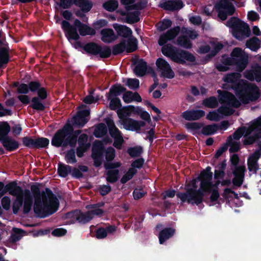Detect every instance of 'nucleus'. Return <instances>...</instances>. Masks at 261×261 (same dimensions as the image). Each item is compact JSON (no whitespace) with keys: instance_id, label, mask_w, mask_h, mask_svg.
I'll use <instances>...</instances> for the list:
<instances>
[{"instance_id":"59","label":"nucleus","mask_w":261,"mask_h":261,"mask_svg":"<svg viewBox=\"0 0 261 261\" xmlns=\"http://www.w3.org/2000/svg\"><path fill=\"white\" fill-rule=\"evenodd\" d=\"M66 161L68 163H73L75 162V157L74 154V151L73 150H71L69 151L65 157Z\"/></svg>"},{"instance_id":"35","label":"nucleus","mask_w":261,"mask_h":261,"mask_svg":"<svg viewBox=\"0 0 261 261\" xmlns=\"http://www.w3.org/2000/svg\"><path fill=\"white\" fill-rule=\"evenodd\" d=\"M246 46L252 51H256L260 47V42L256 38H252L246 42Z\"/></svg>"},{"instance_id":"4","label":"nucleus","mask_w":261,"mask_h":261,"mask_svg":"<svg viewBox=\"0 0 261 261\" xmlns=\"http://www.w3.org/2000/svg\"><path fill=\"white\" fill-rule=\"evenodd\" d=\"M47 196L42 195L41 198L38 197L35 198L34 210L38 216L44 217L52 214L58 209L59 201L51 191L46 190Z\"/></svg>"},{"instance_id":"34","label":"nucleus","mask_w":261,"mask_h":261,"mask_svg":"<svg viewBox=\"0 0 261 261\" xmlns=\"http://www.w3.org/2000/svg\"><path fill=\"white\" fill-rule=\"evenodd\" d=\"M174 233V230L172 229H165L162 230L159 234V241L160 244H163L166 240L169 239Z\"/></svg>"},{"instance_id":"57","label":"nucleus","mask_w":261,"mask_h":261,"mask_svg":"<svg viewBox=\"0 0 261 261\" xmlns=\"http://www.w3.org/2000/svg\"><path fill=\"white\" fill-rule=\"evenodd\" d=\"M121 101L119 98H116L112 99L110 103V108L112 110H116L121 107Z\"/></svg>"},{"instance_id":"54","label":"nucleus","mask_w":261,"mask_h":261,"mask_svg":"<svg viewBox=\"0 0 261 261\" xmlns=\"http://www.w3.org/2000/svg\"><path fill=\"white\" fill-rule=\"evenodd\" d=\"M203 103L206 107L209 108H215L218 105V102L216 98L210 97L203 101Z\"/></svg>"},{"instance_id":"58","label":"nucleus","mask_w":261,"mask_h":261,"mask_svg":"<svg viewBox=\"0 0 261 261\" xmlns=\"http://www.w3.org/2000/svg\"><path fill=\"white\" fill-rule=\"evenodd\" d=\"M97 55H99L100 57L102 58H107L111 55V50L109 48L107 47H101Z\"/></svg>"},{"instance_id":"53","label":"nucleus","mask_w":261,"mask_h":261,"mask_svg":"<svg viewBox=\"0 0 261 261\" xmlns=\"http://www.w3.org/2000/svg\"><path fill=\"white\" fill-rule=\"evenodd\" d=\"M172 24V22L170 20L165 19L162 22L158 23V29L160 31H164L169 28Z\"/></svg>"},{"instance_id":"43","label":"nucleus","mask_w":261,"mask_h":261,"mask_svg":"<svg viewBox=\"0 0 261 261\" xmlns=\"http://www.w3.org/2000/svg\"><path fill=\"white\" fill-rule=\"evenodd\" d=\"M8 61V50L6 47L0 48V66L6 64Z\"/></svg>"},{"instance_id":"14","label":"nucleus","mask_w":261,"mask_h":261,"mask_svg":"<svg viewBox=\"0 0 261 261\" xmlns=\"http://www.w3.org/2000/svg\"><path fill=\"white\" fill-rule=\"evenodd\" d=\"M137 48V40L134 37H131L127 40H124L119 44L115 45L113 47V53L118 54L123 51L131 53Z\"/></svg>"},{"instance_id":"13","label":"nucleus","mask_w":261,"mask_h":261,"mask_svg":"<svg viewBox=\"0 0 261 261\" xmlns=\"http://www.w3.org/2000/svg\"><path fill=\"white\" fill-rule=\"evenodd\" d=\"M215 8L219 17L222 20H225L228 15H232L234 12V8L230 0L221 1L216 5Z\"/></svg>"},{"instance_id":"20","label":"nucleus","mask_w":261,"mask_h":261,"mask_svg":"<svg viewBox=\"0 0 261 261\" xmlns=\"http://www.w3.org/2000/svg\"><path fill=\"white\" fill-rule=\"evenodd\" d=\"M121 124L123 127L129 130H138L141 127L144 125V123L142 121H138L132 119H121Z\"/></svg>"},{"instance_id":"6","label":"nucleus","mask_w":261,"mask_h":261,"mask_svg":"<svg viewBox=\"0 0 261 261\" xmlns=\"http://www.w3.org/2000/svg\"><path fill=\"white\" fill-rule=\"evenodd\" d=\"M248 55L240 48H235L231 53L229 58L223 57L224 61L221 64L217 65V69L221 71H226L228 65H235L236 69L239 71H243L248 64Z\"/></svg>"},{"instance_id":"45","label":"nucleus","mask_w":261,"mask_h":261,"mask_svg":"<svg viewBox=\"0 0 261 261\" xmlns=\"http://www.w3.org/2000/svg\"><path fill=\"white\" fill-rule=\"evenodd\" d=\"M118 170L117 169H113L110 170L108 172V176L107 180L110 182H115L118 178Z\"/></svg>"},{"instance_id":"42","label":"nucleus","mask_w":261,"mask_h":261,"mask_svg":"<svg viewBox=\"0 0 261 261\" xmlns=\"http://www.w3.org/2000/svg\"><path fill=\"white\" fill-rule=\"evenodd\" d=\"M218 129L219 127L216 124L209 125L204 127L202 132L203 134L210 135L216 132Z\"/></svg>"},{"instance_id":"41","label":"nucleus","mask_w":261,"mask_h":261,"mask_svg":"<svg viewBox=\"0 0 261 261\" xmlns=\"http://www.w3.org/2000/svg\"><path fill=\"white\" fill-rule=\"evenodd\" d=\"M223 197L228 201L238 200V195L230 189H225L223 193Z\"/></svg>"},{"instance_id":"52","label":"nucleus","mask_w":261,"mask_h":261,"mask_svg":"<svg viewBox=\"0 0 261 261\" xmlns=\"http://www.w3.org/2000/svg\"><path fill=\"white\" fill-rule=\"evenodd\" d=\"M136 173V171L133 170V168H130L121 178V182L122 183H125L128 180H130Z\"/></svg>"},{"instance_id":"63","label":"nucleus","mask_w":261,"mask_h":261,"mask_svg":"<svg viewBox=\"0 0 261 261\" xmlns=\"http://www.w3.org/2000/svg\"><path fill=\"white\" fill-rule=\"evenodd\" d=\"M66 232L67 231L66 229L62 228H59L54 230L52 232V234L54 236L61 237L65 234Z\"/></svg>"},{"instance_id":"9","label":"nucleus","mask_w":261,"mask_h":261,"mask_svg":"<svg viewBox=\"0 0 261 261\" xmlns=\"http://www.w3.org/2000/svg\"><path fill=\"white\" fill-rule=\"evenodd\" d=\"M162 51L165 56L169 57L176 63H182L186 61L193 62L195 60V58L192 54L185 51L177 50L169 44L163 46Z\"/></svg>"},{"instance_id":"47","label":"nucleus","mask_w":261,"mask_h":261,"mask_svg":"<svg viewBox=\"0 0 261 261\" xmlns=\"http://www.w3.org/2000/svg\"><path fill=\"white\" fill-rule=\"evenodd\" d=\"M102 149V143L99 142H95L93 146V153L92 156L93 158L96 160L97 153L99 154H101V150Z\"/></svg>"},{"instance_id":"33","label":"nucleus","mask_w":261,"mask_h":261,"mask_svg":"<svg viewBox=\"0 0 261 261\" xmlns=\"http://www.w3.org/2000/svg\"><path fill=\"white\" fill-rule=\"evenodd\" d=\"M146 70V63L142 59L138 60L136 62V65L134 69L135 73L138 76H143L145 73Z\"/></svg>"},{"instance_id":"2","label":"nucleus","mask_w":261,"mask_h":261,"mask_svg":"<svg viewBox=\"0 0 261 261\" xmlns=\"http://www.w3.org/2000/svg\"><path fill=\"white\" fill-rule=\"evenodd\" d=\"M226 167V163H222L219 165L218 169L215 172V178L217 181H212V173L211 172V168L207 167L196 179L192 181L193 189H188L187 193H179L177 196L183 202L199 203L201 200L203 195V193H211V200L215 201L219 197L217 190V186L220 183L219 179L223 177L224 175V169Z\"/></svg>"},{"instance_id":"37","label":"nucleus","mask_w":261,"mask_h":261,"mask_svg":"<svg viewBox=\"0 0 261 261\" xmlns=\"http://www.w3.org/2000/svg\"><path fill=\"white\" fill-rule=\"evenodd\" d=\"M24 234V233L21 230L14 228L10 238L11 241L13 242H16L19 240L23 236Z\"/></svg>"},{"instance_id":"48","label":"nucleus","mask_w":261,"mask_h":261,"mask_svg":"<svg viewBox=\"0 0 261 261\" xmlns=\"http://www.w3.org/2000/svg\"><path fill=\"white\" fill-rule=\"evenodd\" d=\"M127 152L132 157H136L141 154L142 152V148L140 146L131 147L128 149Z\"/></svg>"},{"instance_id":"29","label":"nucleus","mask_w":261,"mask_h":261,"mask_svg":"<svg viewBox=\"0 0 261 261\" xmlns=\"http://www.w3.org/2000/svg\"><path fill=\"white\" fill-rule=\"evenodd\" d=\"M113 27L117 34L122 37L125 38L129 37L132 34V30L126 26L115 23L113 25Z\"/></svg>"},{"instance_id":"5","label":"nucleus","mask_w":261,"mask_h":261,"mask_svg":"<svg viewBox=\"0 0 261 261\" xmlns=\"http://www.w3.org/2000/svg\"><path fill=\"white\" fill-rule=\"evenodd\" d=\"M9 193L15 197L12 204L13 213H17L22 206L23 199L24 212L28 213L30 212L32 204V198L30 191H23L20 187L13 186L12 184L9 185Z\"/></svg>"},{"instance_id":"11","label":"nucleus","mask_w":261,"mask_h":261,"mask_svg":"<svg viewBox=\"0 0 261 261\" xmlns=\"http://www.w3.org/2000/svg\"><path fill=\"white\" fill-rule=\"evenodd\" d=\"M120 2L121 4L124 6L127 11L135 10L132 14H127V22L129 23H133L138 21L139 17L138 10L142 9L144 6H137L134 5L135 0H121Z\"/></svg>"},{"instance_id":"31","label":"nucleus","mask_w":261,"mask_h":261,"mask_svg":"<svg viewBox=\"0 0 261 261\" xmlns=\"http://www.w3.org/2000/svg\"><path fill=\"white\" fill-rule=\"evenodd\" d=\"M183 4L179 0L169 1L166 2L163 5L165 9L168 10H176L182 8Z\"/></svg>"},{"instance_id":"19","label":"nucleus","mask_w":261,"mask_h":261,"mask_svg":"<svg viewBox=\"0 0 261 261\" xmlns=\"http://www.w3.org/2000/svg\"><path fill=\"white\" fill-rule=\"evenodd\" d=\"M74 3L84 12L90 11L92 6L91 2L88 0H74ZM71 4L72 0H61L60 2V5L64 8L70 6Z\"/></svg>"},{"instance_id":"32","label":"nucleus","mask_w":261,"mask_h":261,"mask_svg":"<svg viewBox=\"0 0 261 261\" xmlns=\"http://www.w3.org/2000/svg\"><path fill=\"white\" fill-rule=\"evenodd\" d=\"M87 140V136L85 135H82L79 139V143L80 144V146L77 149V155L79 157L82 156L83 153L87 150L89 147L87 145L84 144V143Z\"/></svg>"},{"instance_id":"15","label":"nucleus","mask_w":261,"mask_h":261,"mask_svg":"<svg viewBox=\"0 0 261 261\" xmlns=\"http://www.w3.org/2000/svg\"><path fill=\"white\" fill-rule=\"evenodd\" d=\"M197 36L198 34L196 32L183 28L181 31V35L177 40V43L184 47L190 48L191 43L190 40L187 39V37H189L191 39H194Z\"/></svg>"},{"instance_id":"36","label":"nucleus","mask_w":261,"mask_h":261,"mask_svg":"<svg viewBox=\"0 0 261 261\" xmlns=\"http://www.w3.org/2000/svg\"><path fill=\"white\" fill-rule=\"evenodd\" d=\"M125 90V88L121 85H116L112 87L110 90L108 95V98L110 99L111 96H117Z\"/></svg>"},{"instance_id":"55","label":"nucleus","mask_w":261,"mask_h":261,"mask_svg":"<svg viewBox=\"0 0 261 261\" xmlns=\"http://www.w3.org/2000/svg\"><path fill=\"white\" fill-rule=\"evenodd\" d=\"M211 47L214 49V50L212 51V56H214L216 53L222 48L223 45L218 42H211Z\"/></svg>"},{"instance_id":"10","label":"nucleus","mask_w":261,"mask_h":261,"mask_svg":"<svg viewBox=\"0 0 261 261\" xmlns=\"http://www.w3.org/2000/svg\"><path fill=\"white\" fill-rule=\"evenodd\" d=\"M227 25L233 29V36L239 40L249 36L248 25L236 18H232L227 22Z\"/></svg>"},{"instance_id":"27","label":"nucleus","mask_w":261,"mask_h":261,"mask_svg":"<svg viewBox=\"0 0 261 261\" xmlns=\"http://www.w3.org/2000/svg\"><path fill=\"white\" fill-rule=\"evenodd\" d=\"M245 76L249 80L260 82L261 81V67L257 66L250 70L247 71L245 73Z\"/></svg>"},{"instance_id":"12","label":"nucleus","mask_w":261,"mask_h":261,"mask_svg":"<svg viewBox=\"0 0 261 261\" xmlns=\"http://www.w3.org/2000/svg\"><path fill=\"white\" fill-rule=\"evenodd\" d=\"M10 130V126L6 122L2 123L0 125V141H3L4 146L9 150L16 149L18 146V143L6 136Z\"/></svg>"},{"instance_id":"8","label":"nucleus","mask_w":261,"mask_h":261,"mask_svg":"<svg viewBox=\"0 0 261 261\" xmlns=\"http://www.w3.org/2000/svg\"><path fill=\"white\" fill-rule=\"evenodd\" d=\"M72 130L71 125L69 124L65 125L62 129L58 130L56 133L51 141L52 145L56 147H59L62 145L63 146L68 144L71 146L74 145L76 139L69 135Z\"/></svg>"},{"instance_id":"18","label":"nucleus","mask_w":261,"mask_h":261,"mask_svg":"<svg viewBox=\"0 0 261 261\" xmlns=\"http://www.w3.org/2000/svg\"><path fill=\"white\" fill-rule=\"evenodd\" d=\"M156 64L161 76L168 79H172L174 76V73L170 65L165 60L162 58L158 59Z\"/></svg>"},{"instance_id":"64","label":"nucleus","mask_w":261,"mask_h":261,"mask_svg":"<svg viewBox=\"0 0 261 261\" xmlns=\"http://www.w3.org/2000/svg\"><path fill=\"white\" fill-rule=\"evenodd\" d=\"M99 99V98L97 96L95 98L92 95H89L86 96L84 99V101L86 103L91 104V103L96 102Z\"/></svg>"},{"instance_id":"61","label":"nucleus","mask_w":261,"mask_h":261,"mask_svg":"<svg viewBox=\"0 0 261 261\" xmlns=\"http://www.w3.org/2000/svg\"><path fill=\"white\" fill-rule=\"evenodd\" d=\"M146 192L142 190L138 189H135L133 193L134 198L136 199H139L141 198V197L144 196Z\"/></svg>"},{"instance_id":"23","label":"nucleus","mask_w":261,"mask_h":261,"mask_svg":"<svg viewBox=\"0 0 261 261\" xmlns=\"http://www.w3.org/2000/svg\"><path fill=\"white\" fill-rule=\"evenodd\" d=\"M179 31L180 28L178 27L170 29L165 34L161 36L159 40V44L162 45L168 41L172 40L177 36Z\"/></svg>"},{"instance_id":"44","label":"nucleus","mask_w":261,"mask_h":261,"mask_svg":"<svg viewBox=\"0 0 261 261\" xmlns=\"http://www.w3.org/2000/svg\"><path fill=\"white\" fill-rule=\"evenodd\" d=\"M70 172H71V168L70 166L59 164L58 167V173L61 176L65 177Z\"/></svg>"},{"instance_id":"62","label":"nucleus","mask_w":261,"mask_h":261,"mask_svg":"<svg viewBox=\"0 0 261 261\" xmlns=\"http://www.w3.org/2000/svg\"><path fill=\"white\" fill-rule=\"evenodd\" d=\"M107 236V232L106 229L99 228L97 229L96 232V237L97 239H103Z\"/></svg>"},{"instance_id":"46","label":"nucleus","mask_w":261,"mask_h":261,"mask_svg":"<svg viewBox=\"0 0 261 261\" xmlns=\"http://www.w3.org/2000/svg\"><path fill=\"white\" fill-rule=\"evenodd\" d=\"M128 88L132 89H137L139 87V81L135 79H128L124 82Z\"/></svg>"},{"instance_id":"17","label":"nucleus","mask_w":261,"mask_h":261,"mask_svg":"<svg viewBox=\"0 0 261 261\" xmlns=\"http://www.w3.org/2000/svg\"><path fill=\"white\" fill-rule=\"evenodd\" d=\"M90 210L86 214L81 213L80 212H76L74 215L76 219L80 222L86 223L90 221L94 215H100L102 213V211L97 207L95 205L91 206Z\"/></svg>"},{"instance_id":"1","label":"nucleus","mask_w":261,"mask_h":261,"mask_svg":"<svg viewBox=\"0 0 261 261\" xmlns=\"http://www.w3.org/2000/svg\"><path fill=\"white\" fill-rule=\"evenodd\" d=\"M240 74L232 73L226 76L224 80L227 83L237 84L236 86H232L235 89L236 94L239 100H236L230 93L224 92L220 94V100L223 104L217 111L210 112L206 116L207 119L211 121H218L223 115H228L233 113L232 107H238L241 102L247 103L257 99L260 93L259 89L255 85L248 84L243 81H239Z\"/></svg>"},{"instance_id":"39","label":"nucleus","mask_w":261,"mask_h":261,"mask_svg":"<svg viewBox=\"0 0 261 261\" xmlns=\"http://www.w3.org/2000/svg\"><path fill=\"white\" fill-rule=\"evenodd\" d=\"M84 49L88 53L97 55L99 51L100 46L94 43H89L85 45Z\"/></svg>"},{"instance_id":"50","label":"nucleus","mask_w":261,"mask_h":261,"mask_svg":"<svg viewBox=\"0 0 261 261\" xmlns=\"http://www.w3.org/2000/svg\"><path fill=\"white\" fill-rule=\"evenodd\" d=\"M48 139L44 138H38L35 139V147L42 148L46 147L49 144Z\"/></svg>"},{"instance_id":"56","label":"nucleus","mask_w":261,"mask_h":261,"mask_svg":"<svg viewBox=\"0 0 261 261\" xmlns=\"http://www.w3.org/2000/svg\"><path fill=\"white\" fill-rule=\"evenodd\" d=\"M144 164V160L142 159L137 160L133 162L131 165L130 168H133V170L137 171V169L142 167Z\"/></svg>"},{"instance_id":"3","label":"nucleus","mask_w":261,"mask_h":261,"mask_svg":"<svg viewBox=\"0 0 261 261\" xmlns=\"http://www.w3.org/2000/svg\"><path fill=\"white\" fill-rule=\"evenodd\" d=\"M244 135L246 138L244 144L248 145L253 143L256 139L261 136V116L253 121L248 127L238 129L233 134V138L229 137L227 143L230 146V152H236L240 148L237 141Z\"/></svg>"},{"instance_id":"24","label":"nucleus","mask_w":261,"mask_h":261,"mask_svg":"<svg viewBox=\"0 0 261 261\" xmlns=\"http://www.w3.org/2000/svg\"><path fill=\"white\" fill-rule=\"evenodd\" d=\"M141 112V108L137 107H135L132 106H129L124 107L121 109L117 111V114L120 119L125 116H129L133 114H139Z\"/></svg>"},{"instance_id":"40","label":"nucleus","mask_w":261,"mask_h":261,"mask_svg":"<svg viewBox=\"0 0 261 261\" xmlns=\"http://www.w3.org/2000/svg\"><path fill=\"white\" fill-rule=\"evenodd\" d=\"M103 6L106 10L113 11L118 7V2L116 0H109L104 3Z\"/></svg>"},{"instance_id":"38","label":"nucleus","mask_w":261,"mask_h":261,"mask_svg":"<svg viewBox=\"0 0 261 261\" xmlns=\"http://www.w3.org/2000/svg\"><path fill=\"white\" fill-rule=\"evenodd\" d=\"M107 132V129L105 124H99L96 127L94 131V135L96 137H101Z\"/></svg>"},{"instance_id":"7","label":"nucleus","mask_w":261,"mask_h":261,"mask_svg":"<svg viewBox=\"0 0 261 261\" xmlns=\"http://www.w3.org/2000/svg\"><path fill=\"white\" fill-rule=\"evenodd\" d=\"M74 27L70 25L69 23L66 21L62 22V28L65 32L66 36L69 41L77 40L79 39V35L76 31L78 30L80 34L82 36L92 35L95 34V31L85 24L82 23L77 19L74 20Z\"/></svg>"},{"instance_id":"30","label":"nucleus","mask_w":261,"mask_h":261,"mask_svg":"<svg viewBox=\"0 0 261 261\" xmlns=\"http://www.w3.org/2000/svg\"><path fill=\"white\" fill-rule=\"evenodd\" d=\"M122 99L124 102L127 103L134 101L140 102L142 100V98L138 93L130 91L125 92L123 95Z\"/></svg>"},{"instance_id":"22","label":"nucleus","mask_w":261,"mask_h":261,"mask_svg":"<svg viewBox=\"0 0 261 261\" xmlns=\"http://www.w3.org/2000/svg\"><path fill=\"white\" fill-rule=\"evenodd\" d=\"M90 112L88 110H79L76 115L73 117L74 124L79 127L83 126L88 120Z\"/></svg>"},{"instance_id":"26","label":"nucleus","mask_w":261,"mask_h":261,"mask_svg":"<svg viewBox=\"0 0 261 261\" xmlns=\"http://www.w3.org/2000/svg\"><path fill=\"white\" fill-rule=\"evenodd\" d=\"M204 114L205 112L202 110H190L184 112L182 116L186 120H195L201 118Z\"/></svg>"},{"instance_id":"16","label":"nucleus","mask_w":261,"mask_h":261,"mask_svg":"<svg viewBox=\"0 0 261 261\" xmlns=\"http://www.w3.org/2000/svg\"><path fill=\"white\" fill-rule=\"evenodd\" d=\"M107 123L109 128L110 134L114 139V146L118 149L121 148L123 139L120 131L115 126L113 121L110 119L108 120Z\"/></svg>"},{"instance_id":"51","label":"nucleus","mask_w":261,"mask_h":261,"mask_svg":"<svg viewBox=\"0 0 261 261\" xmlns=\"http://www.w3.org/2000/svg\"><path fill=\"white\" fill-rule=\"evenodd\" d=\"M2 206L6 211L9 210L11 205V198L7 196L3 197L1 200Z\"/></svg>"},{"instance_id":"21","label":"nucleus","mask_w":261,"mask_h":261,"mask_svg":"<svg viewBox=\"0 0 261 261\" xmlns=\"http://www.w3.org/2000/svg\"><path fill=\"white\" fill-rule=\"evenodd\" d=\"M245 167L244 166H239L236 167L233 171L234 178L232 179V182L235 186H240L244 180V172Z\"/></svg>"},{"instance_id":"49","label":"nucleus","mask_w":261,"mask_h":261,"mask_svg":"<svg viewBox=\"0 0 261 261\" xmlns=\"http://www.w3.org/2000/svg\"><path fill=\"white\" fill-rule=\"evenodd\" d=\"M32 107L34 109L37 110H43L44 109V106L41 102V101L38 98L35 97L33 98L32 100Z\"/></svg>"},{"instance_id":"28","label":"nucleus","mask_w":261,"mask_h":261,"mask_svg":"<svg viewBox=\"0 0 261 261\" xmlns=\"http://www.w3.org/2000/svg\"><path fill=\"white\" fill-rule=\"evenodd\" d=\"M101 40L106 43H110L117 39V36L113 30L105 29L101 31Z\"/></svg>"},{"instance_id":"25","label":"nucleus","mask_w":261,"mask_h":261,"mask_svg":"<svg viewBox=\"0 0 261 261\" xmlns=\"http://www.w3.org/2000/svg\"><path fill=\"white\" fill-rule=\"evenodd\" d=\"M260 155V151H257L251 155L247 162L248 169L250 172L255 173L258 169V165L257 162Z\"/></svg>"},{"instance_id":"60","label":"nucleus","mask_w":261,"mask_h":261,"mask_svg":"<svg viewBox=\"0 0 261 261\" xmlns=\"http://www.w3.org/2000/svg\"><path fill=\"white\" fill-rule=\"evenodd\" d=\"M106 159L108 161H112L115 157V150L110 147L107 149L106 154Z\"/></svg>"}]
</instances>
